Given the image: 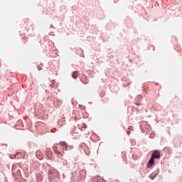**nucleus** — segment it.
<instances>
[{"label":"nucleus","instance_id":"20e7f679","mask_svg":"<svg viewBox=\"0 0 182 182\" xmlns=\"http://www.w3.org/2000/svg\"><path fill=\"white\" fill-rule=\"evenodd\" d=\"M53 150H54V153H55V154H57L58 157H60V156H62V152L58 151V146H53Z\"/></svg>","mask_w":182,"mask_h":182},{"label":"nucleus","instance_id":"423d86ee","mask_svg":"<svg viewBox=\"0 0 182 182\" xmlns=\"http://www.w3.org/2000/svg\"><path fill=\"white\" fill-rule=\"evenodd\" d=\"M60 146H63V150H65V151H67L68 149V144H66V142L65 141H61L60 142Z\"/></svg>","mask_w":182,"mask_h":182},{"label":"nucleus","instance_id":"0eeeda50","mask_svg":"<svg viewBox=\"0 0 182 182\" xmlns=\"http://www.w3.org/2000/svg\"><path fill=\"white\" fill-rule=\"evenodd\" d=\"M79 75V73L77 71H75L73 73V79H77V75Z\"/></svg>","mask_w":182,"mask_h":182},{"label":"nucleus","instance_id":"7ed1b4c3","mask_svg":"<svg viewBox=\"0 0 182 182\" xmlns=\"http://www.w3.org/2000/svg\"><path fill=\"white\" fill-rule=\"evenodd\" d=\"M36 156L39 160H42V159H43V154H42V152H41V151H37L36 153Z\"/></svg>","mask_w":182,"mask_h":182},{"label":"nucleus","instance_id":"f8f14e48","mask_svg":"<svg viewBox=\"0 0 182 182\" xmlns=\"http://www.w3.org/2000/svg\"><path fill=\"white\" fill-rule=\"evenodd\" d=\"M129 129L131 130L132 129V127H130Z\"/></svg>","mask_w":182,"mask_h":182},{"label":"nucleus","instance_id":"1a4fd4ad","mask_svg":"<svg viewBox=\"0 0 182 182\" xmlns=\"http://www.w3.org/2000/svg\"><path fill=\"white\" fill-rule=\"evenodd\" d=\"M50 87H55V80L50 81Z\"/></svg>","mask_w":182,"mask_h":182},{"label":"nucleus","instance_id":"f257e3e1","mask_svg":"<svg viewBox=\"0 0 182 182\" xmlns=\"http://www.w3.org/2000/svg\"><path fill=\"white\" fill-rule=\"evenodd\" d=\"M154 159H160V151L157 150L154 151L147 164L148 168H150L154 164Z\"/></svg>","mask_w":182,"mask_h":182},{"label":"nucleus","instance_id":"f03ea898","mask_svg":"<svg viewBox=\"0 0 182 182\" xmlns=\"http://www.w3.org/2000/svg\"><path fill=\"white\" fill-rule=\"evenodd\" d=\"M91 182H106V181L100 176H95L91 179Z\"/></svg>","mask_w":182,"mask_h":182},{"label":"nucleus","instance_id":"9d476101","mask_svg":"<svg viewBox=\"0 0 182 182\" xmlns=\"http://www.w3.org/2000/svg\"><path fill=\"white\" fill-rule=\"evenodd\" d=\"M83 83H84L85 85H87V83H89V82L85 81V82H83Z\"/></svg>","mask_w":182,"mask_h":182},{"label":"nucleus","instance_id":"9b49d317","mask_svg":"<svg viewBox=\"0 0 182 182\" xmlns=\"http://www.w3.org/2000/svg\"><path fill=\"white\" fill-rule=\"evenodd\" d=\"M150 138H151V139H154V136H151H151H150Z\"/></svg>","mask_w":182,"mask_h":182},{"label":"nucleus","instance_id":"39448f33","mask_svg":"<svg viewBox=\"0 0 182 182\" xmlns=\"http://www.w3.org/2000/svg\"><path fill=\"white\" fill-rule=\"evenodd\" d=\"M159 173H160V171L159 170H156L155 172L152 173L151 175H150V178L151 180H154V178H156V176H157V174H159Z\"/></svg>","mask_w":182,"mask_h":182},{"label":"nucleus","instance_id":"6e6552de","mask_svg":"<svg viewBox=\"0 0 182 182\" xmlns=\"http://www.w3.org/2000/svg\"><path fill=\"white\" fill-rule=\"evenodd\" d=\"M52 173H53V171H50L48 174V177H50V178H53L55 177V174H53Z\"/></svg>","mask_w":182,"mask_h":182}]
</instances>
